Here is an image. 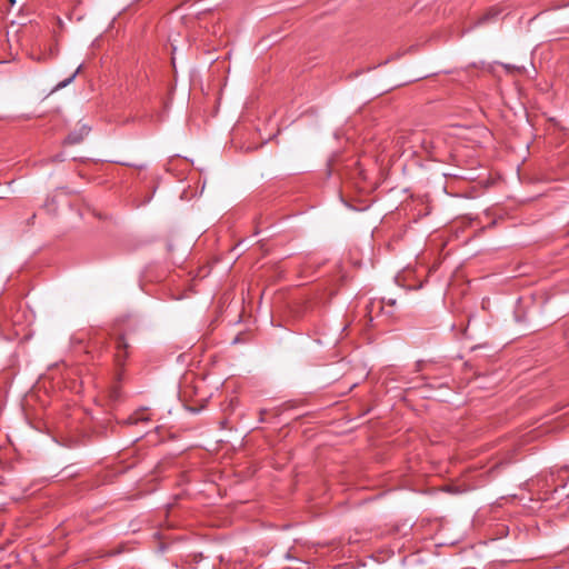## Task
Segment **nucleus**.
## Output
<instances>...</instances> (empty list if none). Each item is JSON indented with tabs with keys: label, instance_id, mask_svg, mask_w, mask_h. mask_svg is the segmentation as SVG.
Returning a JSON list of instances; mask_svg holds the SVG:
<instances>
[{
	"label": "nucleus",
	"instance_id": "f257e3e1",
	"mask_svg": "<svg viewBox=\"0 0 569 569\" xmlns=\"http://www.w3.org/2000/svg\"><path fill=\"white\" fill-rule=\"evenodd\" d=\"M501 11L500 9L492 7L488 9L476 22L473 26H471L468 31L472 30L476 27L485 26L487 23L497 21L498 17L500 16Z\"/></svg>",
	"mask_w": 569,
	"mask_h": 569
},
{
	"label": "nucleus",
	"instance_id": "f03ea898",
	"mask_svg": "<svg viewBox=\"0 0 569 569\" xmlns=\"http://www.w3.org/2000/svg\"><path fill=\"white\" fill-rule=\"evenodd\" d=\"M128 343L123 337H120L117 341V352L114 355L118 365H122L127 358Z\"/></svg>",
	"mask_w": 569,
	"mask_h": 569
},
{
	"label": "nucleus",
	"instance_id": "7ed1b4c3",
	"mask_svg": "<svg viewBox=\"0 0 569 569\" xmlns=\"http://www.w3.org/2000/svg\"><path fill=\"white\" fill-rule=\"evenodd\" d=\"M81 69H82V64H80V66L77 68V70H76V71H74V72H73L69 78H67L66 80H63V81L59 82V83L56 86L54 90H60V89H63V88H66L67 86H69V84H70V83L76 79V77H77V76H78V73L81 71Z\"/></svg>",
	"mask_w": 569,
	"mask_h": 569
},
{
	"label": "nucleus",
	"instance_id": "20e7f679",
	"mask_svg": "<svg viewBox=\"0 0 569 569\" xmlns=\"http://www.w3.org/2000/svg\"><path fill=\"white\" fill-rule=\"evenodd\" d=\"M142 420H147V418L143 416V413H134L133 416L128 418L127 422L129 425H136Z\"/></svg>",
	"mask_w": 569,
	"mask_h": 569
},
{
	"label": "nucleus",
	"instance_id": "39448f33",
	"mask_svg": "<svg viewBox=\"0 0 569 569\" xmlns=\"http://www.w3.org/2000/svg\"><path fill=\"white\" fill-rule=\"evenodd\" d=\"M505 68L509 71V70H516L517 68L515 66H509V64H506Z\"/></svg>",
	"mask_w": 569,
	"mask_h": 569
},
{
	"label": "nucleus",
	"instance_id": "423d86ee",
	"mask_svg": "<svg viewBox=\"0 0 569 569\" xmlns=\"http://www.w3.org/2000/svg\"><path fill=\"white\" fill-rule=\"evenodd\" d=\"M11 4V7H13L16 4V0H8Z\"/></svg>",
	"mask_w": 569,
	"mask_h": 569
},
{
	"label": "nucleus",
	"instance_id": "0eeeda50",
	"mask_svg": "<svg viewBox=\"0 0 569 569\" xmlns=\"http://www.w3.org/2000/svg\"><path fill=\"white\" fill-rule=\"evenodd\" d=\"M388 303L392 306V305H395V300L390 299V300L388 301Z\"/></svg>",
	"mask_w": 569,
	"mask_h": 569
},
{
	"label": "nucleus",
	"instance_id": "6e6552de",
	"mask_svg": "<svg viewBox=\"0 0 569 569\" xmlns=\"http://www.w3.org/2000/svg\"><path fill=\"white\" fill-rule=\"evenodd\" d=\"M67 142L73 143V142H77V141L74 139H72V140H68Z\"/></svg>",
	"mask_w": 569,
	"mask_h": 569
}]
</instances>
